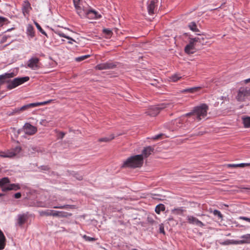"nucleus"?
<instances>
[{
  "instance_id": "nucleus-38",
  "label": "nucleus",
  "mask_w": 250,
  "mask_h": 250,
  "mask_svg": "<svg viewBox=\"0 0 250 250\" xmlns=\"http://www.w3.org/2000/svg\"><path fill=\"white\" fill-rule=\"evenodd\" d=\"M182 120L180 118H179V119H176L174 123H173V124L174 125H175L176 127H180L181 126V125L182 124Z\"/></svg>"
},
{
  "instance_id": "nucleus-12",
  "label": "nucleus",
  "mask_w": 250,
  "mask_h": 250,
  "mask_svg": "<svg viewBox=\"0 0 250 250\" xmlns=\"http://www.w3.org/2000/svg\"><path fill=\"white\" fill-rule=\"evenodd\" d=\"M23 131L26 134L32 135L37 131V129L31 124L26 123L23 126Z\"/></svg>"
},
{
  "instance_id": "nucleus-19",
  "label": "nucleus",
  "mask_w": 250,
  "mask_h": 250,
  "mask_svg": "<svg viewBox=\"0 0 250 250\" xmlns=\"http://www.w3.org/2000/svg\"><path fill=\"white\" fill-rule=\"evenodd\" d=\"M242 240H237L238 244H250V234H246L241 236Z\"/></svg>"
},
{
  "instance_id": "nucleus-4",
  "label": "nucleus",
  "mask_w": 250,
  "mask_h": 250,
  "mask_svg": "<svg viewBox=\"0 0 250 250\" xmlns=\"http://www.w3.org/2000/svg\"><path fill=\"white\" fill-rule=\"evenodd\" d=\"M53 101V100H49L48 101L42 102H37V103L27 104L26 105H23L21 108H18L15 109V111L16 112L20 113L21 112H22L23 111L28 110L29 109H30L32 108H34V107L41 106V105H44L49 104L51 103Z\"/></svg>"
},
{
  "instance_id": "nucleus-17",
  "label": "nucleus",
  "mask_w": 250,
  "mask_h": 250,
  "mask_svg": "<svg viewBox=\"0 0 250 250\" xmlns=\"http://www.w3.org/2000/svg\"><path fill=\"white\" fill-rule=\"evenodd\" d=\"M31 4L27 0H25L22 4V10L24 16L28 14L31 10Z\"/></svg>"
},
{
  "instance_id": "nucleus-13",
  "label": "nucleus",
  "mask_w": 250,
  "mask_h": 250,
  "mask_svg": "<svg viewBox=\"0 0 250 250\" xmlns=\"http://www.w3.org/2000/svg\"><path fill=\"white\" fill-rule=\"evenodd\" d=\"M188 222L190 224L195 225L201 228L204 227L205 225L201 221L199 220L197 218L188 215L187 216Z\"/></svg>"
},
{
  "instance_id": "nucleus-18",
  "label": "nucleus",
  "mask_w": 250,
  "mask_h": 250,
  "mask_svg": "<svg viewBox=\"0 0 250 250\" xmlns=\"http://www.w3.org/2000/svg\"><path fill=\"white\" fill-rule=\"evenodd\" d=\"M21 148L20 146H17L15 148L6 151L7 158H12L20 153Z\"/></svg>"
},
{
  "instance_id": "nucleus-55",
  "label": "nucleus",
  "mask_w": 250,
  "mask_h": 250,
  "mask_svg": "<svg viewBox=\"0 0 250 250\" xmlns=\"http://www.w3.org/2000/svg\"><path fill=\"white\" fill-rule=\"evenodd\" d=\"M78 1H79V0H78Z\"/></svg>"
},
{
  "instance_id": "nucleus-33",
  "label": "nucleus",
  "mask_w": 250,
  "mask_h": 250,
  "mask_svg": "<svg viewBox=\"0 0 250 250\" xmlns=\"http://www.w3.org/2000/svg\"><path fill=\"white\" fill-rule=\"evenodd\" d=\"M181 78L182 76L179 74H175L170 77V80L173 82H176Z\"/></svg>"
},
{
  "instance_id": "nucleus-9",
  "label": "nucleus",
  "mask_w": 250,
  "mask_h": 250,
  "mask_svg": "<svg viewBox=\"0 0 250 250\" xmlns=\"http://www.w3.org/2000/svg\"><path fill=\"white\" fill-rule=\"evenodd\" d=\"M250 94V89L246 87H241L238 92L237 99L239 101H243L245 97Z\"/></svg>"
},
{
  "instance_id": "nucleus-11",
  "label": "nucleus",
  "mask_w": 250,
  "mask_h": 250,
  "mask_svg": "<svg viewBox=\"0 0 250 250\" xmlns=\"http://www.w3.org/2000/svg\"><path fill=\"white\" fill-rule=\"evenodd\" d=\"M157 0H150L147 4V10L149 15H152L155 13L157 9Z\"/></svg>"
},
{
  "instance_id": "nucleus-54",
  "label": "nucleus",
  "mask_w": 250,
  "mask_h": 250,
  "mask_svg": "<svg viewBox=\"0 0 250 250\" xmlns=\"http://www.w3.org/2000/svg\"><path fill=\"white\" fill-rule=\"evenodd\" d=\"M176 210H181V209L179 208V209H177Z\"/></svg>"
},
{
  "instance_id": "nucleus-29",
  "label": "nucleus",
  "mask_w": 250,
  "mask_h": 250,
  "mask_svg": "<svg viewBox=\"0 0 250 250\" xmlns=\"http://www.w3.org/2000/svg\"><path fill=\"white\" fill-rule=\"evenodd\" d=\"M5 237L2 231L0 230V246L1 247H3L4 248L5 246Z\"/></svg>"
},
{
  "instance_id": "nucleus-1",
  "label": "nucleus",
  "mask_w": 250,
  "mask_h": 250,
  "mask_svg": "<svg viewBox=\"0 0 250 250\" xmlns=\"http://www.w3.org/2000/svg\"><path fill=\"white\" fill-rule=\"evenodd\" d=\"M208 106L205 104H202L193 108L191 112L185 114V116L191 118L195 121L199 122L207 116Z\"/></svg>"
},
{
  "instance_id": "nucleus-51",
  "label": "nucleus",
  "mask_w": 250,
  "mask_h": 250,
  "mask_svg": "<svg viewBox=\"0 0 250 250\" xmlns=\"http://www.w3.org/2000/svg\"><path fill=\"white\" fill-rule=\"evenodd\" d=\"M4 249V248L3 247H1L0 246V250H2Z\"/></svg>"
},
{
  "instance_id": "nucleus-52",
  "label": "nucleus",
  "mask_w": 250,
  "mask_h": 250,
  "mask_svg": "<svg viewBox=\"0 0 250 250\" xmlns=\"http://www.w3.org/2000/svg\"><path fill=\"white\" fill-rule=\"evenodd\" d=\"M4 194H2V193H0V197H1V196H3Z\"/></svg>"
},
{
  "instance_id": "nucleus-37",
  "label": "nucleus",
  "mask_w": 250,
  "mask_h": 250,
  "mask_svg": "<svg viewBox=\"0 0 250 250\" xmlns=\"http://www.w3.org/2000/svg\"><path fill=\"white\" fill-rule=\"evenodd\" d=\"M89 57H90L89 55L82 56L81 57L76 58L75 61L78 62H80L84 60L85 59L89 58Z\"/></svg>"
},
{
  "instance_id": "nucleus-26",
  "label": "nucleus",
  "mask_w": 250,
  "mask_h": 250,
  "mask_svg": "<svg viewBox=\"0 0 250 250\" xmlns=\"http://www.w3.org/2000/svg\"><path fill=\"white\" fill-rule=\"evenodd\" d=\"M56 34H57L59 36L62 37H64L65 38H66L69 40V41L68 42L69 44H72L73 42H75V41L71 38V37L66 36L65 34L62 33L61 31H58L55 32Z\"/></svg>"
},
{
  "instance_id": "nucleus-34",
  "label": "nucleus",
  "mask_w": 250,
  "mask_h": 250,
  "mask_svg": "<svg viewBox=\"0 0 250 250\" xmlns=\"http://www.w3.org/2000/svg\"><path fill=\"white\" fill-rule=\"evenodd\" d=\"M215 216H218V218L221 220H223V216L221 212L218 210H214L213 211H211Z\"/></svg>"
},
{
  "instance_id": "nucleus-16",
  "label": "nucleus",
  "mask_w": 250,
  "mask_h": 250,
  "mask_svg": "<svg viewBox=\"0 0 250 250\" xmlns=\"http://www.w3.org/2000/svg\"><path fill=\"white\" fill-rule=\"evenodd\" d=\"M28 218V215L27 213H23L22 214H19L18 216L17 224L22 227L24 224H25Z\"/></svg>"
},
{
  "instance_id": "nucleus-53",
  "label": "nucleus",
  "mask_w": 250,
  "mask_h": 250,
  "mask_svg": "<svg viewBox=\"0 0 250 250\" xmlns=\"http://www.w3.org/2000/svg\"><path fill=\"white\" fill-rule=\"evenodd\" d=\"M138 250L136 249H132V250Z\"/></svg>"
},
{
  "instance_id": "nucleus-22",
  "label": "nucleus",
  "mask_w": 250,
  "mask_h": 250,
  "mask_svg": "<svg viewBox=\"0 0 250 250\" xmlns=\"http://www.w3.org/2000/svg\"><path fill=\"white\" fill-rule=\"evenodd\" d=\"M55 210L51 209H46L40 211V214L42 216H52L55 217Z\"/></svg>"
},
{
  "instance_id": "nucleus-21",
  "label": "nucleus",
  "mask_w": 250,
  "mask_h": 250,
  "mask_svg": "<svg viewBox=\"0 0 250 250\" xmlns=\"http://www.w3.org/2000/svg\"><path fill=\"white\" fill-rule=\"evenodd\" d=\"M72 213L62 211L55 210V217L67 218L72 216Z\"/></svg>"
},
{
  "instance_id": "nucleus-44",
  "label": "nucleus",
  "mask_w": 250,
  "mask_h": 250,
  "mask_svg": "<svg viewBox=\"0 0 250 250\" xmlns=\"http://www.w3.org/2000/svg\"><path fill=\"white\" fill-rule=\"evenodd\" d=\"M240 219L241 220H245L250 223V218L246 217H240Z\"/></svg>"
},
{
  "instance_id": "nucleus-14",
  "label": "nucleus",
  "mask_w": 250,
  "mask_h": 250,
  "mask_svg": "<svg viewBox=\"0 0 250 250\" xmlns=\"http://www.w3.org/2000/svg\"><path fill=\"white\" fill-rule=\"evenodd\" d=\"M85 17L89 19H100L101 18V15L97 11L91 9L86 11Z\"/></svg>"
},
{
  "instance_id": "nucleus-2",
  "label": "nucleus",
  "mask_w": 250,
  "mask_h": 250,
  "mask_svg": "<svg viewBox=\"0 0 250 250\" xmlns=\"http://www.w3.org/2000/svg\"><path fill=\"white\" fill-rule=\"evenodd\" d=\"M143 164V158L142 155H136L129 157L124 161L122 167L136 168L142 166Z\"/></svg>"
},
{
  "instance_id": "nucleus-7",
  "label": "nucleus",
  "mask_w": 250,
  "mask_h": 250,
  "mask_svg": "<svg viewBox=\"0 0 250 250\" xmlns=\"http://www.w3.org/2000/svg\"><path fill=\"white\" fill-rule=\"evenodd\" d=\"M40 61V59L37 57L31 58L26 62V67L33 70H38L41 68V63Z\"/></svg>"
},
{
  "instance_id": "nucleus-25",
  "label": "nucleus",
  "mask_w": 250,
  "mask_h": 250,
  "mask_svg": "<svg viewBox=\"0 0 250 250\" xmlns=\"http://www.w3.org/2000/svg\"><path fill=\"white\" fill-rule=\"evenodd\" d=\"M201 89L200 87H193L191 88H187L181 91V92L184 93H194L198 91Z\"/></svg>"
},
{
  "instance_id": "nucleus-47",
  "label": "nucleus",
  "mask_w": 250,
  "mask_h": 250,
  "mask_svg": "<svg viewBox=\"0 0 250 250\" xmlns=\"http://www.w3.org/2000/svg\"><path fill=\"white\" fill-rule=\"evenodd\" d=\"M7 37L6 36H4V37H3L1 40V43H4V42H6V40H7Z\"/></svg>"
},
{
  "instance_id": "nucleus-49",
  "label": "nucleus",
  "mask_w": 250,
  "mask_h": 250,
  "mask_svg": "<svg viewBox=\"0 0 250 250\" xmlns=\"http://www.w3.org/2000/svg\"><path fill=\"white\" fill-rule=\"evenodd\" d=\"M250 79H248L245 80V83H250Z\"/></svg>"
},
{
  "instance_id": "nucleus-48",
  "label": "nucleus",
  "mask_w": 250,
  "mask_h": 250,
  "mask_svg": "<svg viewBox=\"0 0 250 250\" xmlns=\"http://www.w3.org/2000/svg\"><path fill=\"white\" fill-rule=\"evenodd\" d=\"M161 136H162V134H159V135H156V136H155L153 137V139H154V140H157V139H159V138H160V137H161Z\"/></svg>"
},
{
  "instance_id": "nucleus-15",
  "label": "nucleus",
  "mask_w": 250,
  "mask_h": 250,
  "mask_svg": "<svg viewBox=\"0 0 250 250\" xmlns=\"http://www.w3.org/2000/svg\"><path fill=\"white\" fill-rule=\"evenodd\" d=\"M74 4L76 12L79 16L81 18L85 17V13L87 10L83 9L80 6H79L78 5V1L75 0H74Z\"/></svg>"
},
{
  "instance_id": "nucleus-8",
  "label": "nucleus",
  "mask_w": 250,
  "mask_h": 250,
  "mask_svg": "<svg viewBox=\"0 0 250 250\" xmlns=\"http://www.w3.org/2000/svg\"><path fill=\"white\" fill-rule=\"evenodd\" d=\"M169 105V104H161L158 105L157 106H155L149 109L147 111V114L151 116H156L159 113L160 110L167 107Z\"/></svg>"
},
{
  "instance_id": "nucleus-36",
  "label": "nucleus",
  "mask_w": 250,
  "mask_h": 250,
  "mask_svg": "<svg viewBox=\"0 0 250 250\" xmlns=\"http://www.w3.org/2000/svg\"><path fill=\"white\" fill-rule=\"evenodd\" d=\"M35 24L36 25V27L40 32H41L42 34L44 35L45 36H47L46 32L42 29V28L38 23L35 22Z\"/></svg>"
},
{
  "instance_id": "nucleus-46",
  "label": "nucleus",
  "mask_w": 250,
  "mask_h": 250,
  "mask_svg": "<svg viewBox=\"0 0 250 250\" xmlns=\"http://www.w3.org/2000/svg\"><path fill=\"white\" fill-rule=\"evenodd\" d=\"M160 232L161 233H165V231H164V227L161 226H160Z\"/></svg>"
},
{
  "instance_id": "nucleus-24",
  "label": "nucleus",
  "mask_w": 250,
  "mask_h": 250,
  "mask_svg": "<svg viewBox=\"0 0 250 250\" xmlns=\"http://www.w3.org/2000/svg\"><path fill=\"white\" fill-rule=\"evenodd\" d=\"M242 120L244 126L245 128H250V117L249 116H243Z\"/></svg>"
},
{
  "instance_id": "nucleus-42",
  "label": "nucleus",
  "mask_w": 250,
  "mask_h": 250,
  "mask_svg": "<svg viewBox=\"0 0 250 250\" xmlns=\"http://www.w3.org/2000/svg\"><path fill=\"white\" fill-rule=\"evenodd\" d=\"M14 197L16 199L20 198L21 196V194L20 192L16 193L14 195Z\"/></svg>"
},
{
  "instance_id": "nucleus-40",
  "label": "nucleus",
  "mask_w": 250,
  "mask_h": 250,
  "mask_svg": "<svg viewBox=\"0 0 250 250\" xmlns=\"http://www.w3.org/2000/svg\"><path fill=\"white\" fill-rule=\"evenodd\" d=\"M7 21L5 18L0 17V27H1Z\"/></svg>"
},
{
  "instance_id": "nucleus-32",
  "label": "nucleus",
  "mask_w": 250,
  "mask_h": 250,
  "mask_svg": "<svg viewBox=\"0 0 250 250\" xmlns=\"http://www.w3.org/2000/svg\"><path fill=\"white\" fill-rule=\"evenodd\" d=\"M188 27L191 30L194 32L199 31V29L197 28L196 23L194 22H190L188 24Z\"/></svg>"
},
{
  "instance_id": "nucleus-23",
  "label": "nucleus",
  "mask_w": 250,
  "mask_h": 250,
  "mask_svg": "<svg viewBox=\"0 0 250 250\" xmlns=\"http://www.w3.org/2000/svg\"><path fill=\"white\" fill-rule=\"evenodd\" d=\"M226 166L228 167H245L250 166V163H241L238 164H227Z\"/></svg>"
},
{
  "instance_id": "nucleus-20",
  "label": "nucleus",
  "mask_w": 250,
  "mask_h": 250,
  "mask_svg": "<svg viewBox=\"0 0 250 250\" xmlns=\"http://www.w3.org/2000/svg\"><path fill=\"white\" fill-rule=\"evenodd\" d=\"M154 151V148L150 146H148L144 148L142 151V156L145 158L148 157Z\"/></svg>"
},
{
  "instance_id": "nucleus-10",
  "label": "nucleus",
  "mask_w": 250,
  "mask_h": 250,
  "mask_svg": "<svg viewBox=\"0 0 250 250\" xmlns=\"http://www.w3.org/2000/svg\"><path fill=\"white\" fill-rule=\"evenodd\" d=\"M116 65L112 62H106L97 65L96 69L99 70L113 69L116 67Z\"/></svg>"
},
{
  "instance_id": "nucleus-41",
  "label": "nucleus",
  "mask_w": 250,
  "mask_h": 250,
  "mask_svg": "<svg viewBox=\"0 0 250 250\" xmlns=\"http://www.w3.org/2000/svg\"><path fill=\"white\" fill-rule=\"evenodd\" d=\"M0 156L3 158H7L6 151L0 152Z\"/></svg>"
},
{
  "instance_id": "nucleus-31",
  "label": "nucleus",
  "mask_w": 250,
  "mask_h": 250,
  "mask_svg": "<svg viewBox=\"0 0 250 250\" xmlns=\"http://www.w3.org/2000/svg\"><path fill=\"white\" fill-rule=\"evenodd\" d=\"M165 206L164 205L160 204L157 205L155 211L157 214H160V212L162 211H164L165 210Z\"/></svg>"
},
{
  "instance_id": "nucleus-35",
  "label": "nucleus",
  "mask_w": 250,
  "mask_h": 250,
  "mask_svg": "<svg viewBox=\"0 0 250 250\" xmlns=\"http://www.w3.org/2000/svg\"><path fill=\"white\" fill-rule=\"evenodd\" d=\"M238 242L237 240H228L222 243V244L224 245H230V244H235V245H238V244L237 243Z\"/></svg>"
},
{
  "instance_id": "nucleus-45",
  "label": "nucleus",
  "mask_w": 250,
  "mask_h": 250,
  "mask_svg": "<svg viewBox=\"0 0 250 250\" xmlns=\"http://www.w3.org/2000/svg\"><path fill=\"white\" fill-rule=\"evenodd\" d=\"M64 135L65 133L64 132H61L59 134V138H60V139H62L64 137Z\"/></svg>"
},
{
  "instance_id": "nucleus-28",
  "label": "nucleus",
  "mask_w": 250,
  "mask_h": 250,
  "mask_svg": "<svg viewBox=\"0 0 250 250\" xmlns=\"http://www.w3.org/2000/svg\"><path fill=\"white\" fill-rule=\"evenodd\" d=\"M114 139V134H110L108 137H105L101 138L99 139V141L100 142H108Z\"/></svg>"
},
{
  "instance_id": "nucleus-3",
  "label": "nucleus",
  "mask_w": 250,
  "mask_h": 250,
  "mask_svg": "<svg viewBox=\"0 0 250 250\" xmlns=\"http://www.w3.org/2000/svg\"><path fill=\"white\" fill-rule=\"evenodd\" d=\"M10 180L7 177H4L0 179V187L3 192L8 190H17L21 188V187L19 184H10Z\"/></svg>"
},
{
  "instance_id": "nucleus-43",
  "label": "nucleus",
  "mask_w": 250,
  "mask_h": 250,
  "mask_svg": "<svg viewBox=\"0 0 250 250\" xmlns=\"http://www.w3.org/2000/svg\"><path fill=\"white\" fill-rule=\"evenodd\" d=\"M104 32L107 35H110L112 33L111 31L107 29H104Z\"/></svg>"
},
{
  "instance_id": "nucleus-30",
  "label": "nucleus",
  "mask_w": 250,
  "mask_h": 250,
  "mask_svg": "<svg viewBox=\"0 0 250 250\" xmlns=\"http://www.w3.org/2000/svg\"><path fill=\"white\" fill-rule=\"evenodd\" d=\"M54 208H61V209H74L75 208L74 205H65L61 206H54Z\"/></svg>"
},
{
  "instance_id": "nucleus-6",
  "label": "nucleus",
  "mask_w": 250,
  "mask_h": 250,
  "mask_svg": "<svg viewBox=\"0 0 250 250\" xmlns=\"http://www.w3.org/2000/svg\"><path fill=\"white\" fill-rule=\"evenodd\" d=\"M201 40H203V38H200L198 37L190 39L189 42L187 44L185 48V52L189 54H193L194 52L195 46L197 42H201Z\"/></svg>"
},
{
  "instance_id": "nucleus-50",
  "label": "nucleus",
  "mask_w": 250,
  "mask_h": 250,
  "mask_svg": "<svg viewBox=\"0 0 250 250\" xmlns=\"http://www.w3.org/2000/svg\"><path fill=\"white\" fill-rule=\"evenodd\" d=\"M79 180H81L83 179V177L82 176H80V177H78V178H77Z\"/></svg>"
},
{
  "instance_id": "nucleus-27",
  "label": "nucleus",
  "mask_w": 250,
  "mask_h": 250,
  "mask_svg": "<svg viewBox=\"0 0 250 250\" xmlns=\"http://www.w3.org/2000/svg\"><path fill=\"white\" fill-rule=\"evenodd\" d=\"M27 34L31 37H33L35 36L34 29L31 25H28L27 27Z\"/></svg>"
},
{
  "instance_id": "nucleus-5",
  "label": "nucleus",
  "mask_w": 250,
  "mask_h": 250,
  "mask_svg": "<svg viewBox=\"0 0 250 250\" xmlns=\"http://www.w3.org/2000/svg\"><path fill=\"white\" fill-rule=\"evenodd\" d=\"M29 80V77L27 76L15 78L13 80L8 82L7 88L9 90L13 89L24 83L27 82Z\"/></svg>"
},
{
  "instance_id": "nucleus-39",
  "label": "nucleus",
  "mask_w": 250,
  "mask_h": 250,
  "mask_svg": "<svg viewBox=\"0 0 250 250\" xmlns=\"http://www.w3.org/2000/svg\"><path fill=\"white\" fill-rule=\"evenodd\" d=\"M83 238L87 241H94L96 240L95 238L88 236L86 235H84Z\"/></svg>"
}]
</instances>
